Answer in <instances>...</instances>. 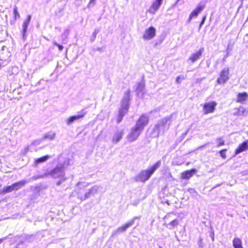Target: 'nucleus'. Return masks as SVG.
<instances>
[{
    "mask_svg": "<svg viewBox=\"0 0 248 248\" xmlns=\"http://www.w3.org/2000/svg\"><path fill=\"white\" fill-rule=\"evenodd\" d=\"M130 93V92L127 91L125 93V97L123 98L121 101V106L118 109V114L117 119V123H119L122 121L124 116L128 111L129 108Z\"/></svg>",
    "mask_w": 248,
    "mask_h": 248,
    "instance_id": "nucleus-1",
    "label": "nucleus"
},
{
    "mask_svg": "<svg viewBox=\"0 0 248 248\" xmlns=\"http://www.w3.org/2000/svg\"><path fill=\"white\" fill-rule=\"evenodd\" d=\"M62 170L61 168L56 167L54 169V171H59Z\"/></svg>",
    "mask_w": 248,
    "mask_h": 248,
    "instance_id": "nucleus-32",
    "label": "nucleus"
},
{
    "mask_svg": "<svg viewBox=\"0 0 248 248\" xmlns=\"http://www.w3.org/2000/svg\"><path fill=\"white\" fill-rule=\"evenodd\" d=\"M141 132V131L138 129L137 127H133L127 136L128 140L130 142L135 140L138 139Z\"/></svg>",
    "mask_w": 248,
    "mask_h": 248,
    "instance_id": "nucleus-8",
    "label": "nucleus"
},
{
    "mask_svg": "<svg viewBox=\"0 0 248 248\" xmlns=\"http://www.w3.org/2000/svg\"><path fill=\"white\" fill-rule=\"evenodd\" d=\"M50 156L48 155H46L43 156H41L39 158L36 159L34 161V164L35 165H37L39 163L44 162L46 161Z\"/></svg>",
    "mask_w": 248,
    "mask_h": 248,
    "instance_id": "nucleus-20",
    "label": "nucleus"
},
{
    "mask_svg": "<svg viewBox=\"0 0 248 248\" xmlns=\"http://www.w3.org/2000/svg\"><path fill=\"white\" fill-rule=\"evenodd\" d=\"M196 171L197 170L195 169L185 170L181 173V178L182 179H189L196 172Z\"/></svg>",
    "mask_w": 248,
    "mask_h": 248,
    "instance_id": "nucleus-10",
    "label": "nucleus"
},
{
    "mask_svg": "<svg viewBox=\"0 0 248 248\" xmlns=\"http://www.w3.org/2000/svg\"><path fill=\"white\" fill-rule=\"evenodd\" d=\"M144 83H140L137 88V90L138 91V92H140V91H141L143 90V89L144 88Z\"/></svg>",
    "mask_w": 248,
    "mask_h": 248,
    "instance_id": "nucleus-28",
    "label": "nucleus"
},
{
    "mask_svg": "<svg viewBox=\"0 0 248 248\" xmlns=\"http://www.w3.org/2000/svg\"><path fill=\"white\" fill-rule=\"evenodd\" d=\"M123 135V133L122 131L117 132L113 136L112 141L115 143L118 142L122 139Z\"/></svg>",
    "mask_w": 248,
    "mask_h": 248,
    "instance_id": "nucleus-21",
    "label": "nucleus"
},
{
    "mask_svg": "<svg viewBox=\"0 0 248 248\" xmlns=\"http://www.w3.org/2000/svg\"><path fill=\"white\" fill-rule=\"evenodd\" d=\"M226 151H227L226 149H222V150H220L219 152L220 156L223 159H225L227 157V156H226V155L225 153Z\"/></svg>",
    "mask_w": 248,
    "mask_h": 248,
    "instance_id": "nucleus-27",
    "label": "nucleus"
},
{
    "mask_svg": "<svg viewBox=\"0 0 248 248\" xmlns=\"http://www.w3.org/2000/svg\"><path fill=\"white\" fill-rule=\"evenodd\" d=\"M180 77H177L176 78V81L177 83H180Z\"/></svg>",
    "mask_w": 248,
    "mask_h": 248,
    "instance_id": "nucleus-33",
    "label": "nucleus"
},
{
    "mask_svg": "<svg viewBox=\"0 0 248 248\" xmlns=\"http://www.w3.org/2000/svg\"><path fill=\"white\" fill-rule=\"evenodd\" d=\"M229 68H224L219 73V77L217 78V82L218 84H223L229 79Z\"/></svg>",
    "mask_w": 248,
    "mask_h": 248,
    "instance_id": "nucleus-4",
    "label": "nucleus"
},
{
    "mask_svg": "<svg viewBox=\"0 0 248 248\" xmlns=\"http://www.w3.org/2000/svg\"><path fill=\"white\" fill-rule=\"evenodd\" d=\"M203 50L204 49L202 48L197 51L196 53L192 54L189 59L192 62H195L201 57Z\"/></svg>",
    "mask_w": 248,
    "mask_h": 248,
    "instance_id": "nucleus-15",
    "label": "nucleus"
},
{
    "mask_svg": "<svg viewBox=\"0 0 248 248\" xmlns=\"http://www.w3.org/2000/svg\"><path fill=\"white\" fill-rule=\"evenodd\" d=\"M14 16H18V13L17 11V8L16 6H15L14 9Z\"/></svg>",
    "mask_w": 248,
    "mask_h": 248,
    "instance_id": "nucleus-30",
    "label": "nucleus"
},
{
    "mask_svg": "<svg viewBox=\"0 0 248 248\" xmlns=\"http://www.w3.org/2000/svg\"><path fill=\"white\" fill-rule=\"evenodd\" d=\"M149 123V118L147 116L144 114L141 115L137 121L135 125V127H137L141 132L144 129V127L148 124Z\"/></svg>",
    "mask_w": 248,
    "mask_h": 248,
    "instance_id": "nucleus-6",
    "label": "nucleus"
},
{
    "mask_svg": "<svg viewBox=\"0 0 248 248\" xmlns=\"http://www.w3.org/2000/svg\"><path fill=\"white\" fill-rule=\"evenodd\" d=\"M179 224V220L177 219H174L169 224L170 229H173Z\"/></svg>",
    "mask_w": 248,
    "mask_h": 248,
    "instance_id": "nucleus-23",
    "label": "nucleus"
},
{
    "mask_svg": "<svg viewBox=\"0 0 248 248\" xmlns=\"http://www.w3.org/2000/svg\"><path fill=\"white\" fill-rule=\"evenodd\" d=\"M198 243L199 244V246L201 247H202L203 246V242H202V239H200L198 241Z\"/></svg>",
    "mask_w": 248,
    "mask_h": 248,
    "instance_id": "nucleus-31",
    "label": "nucleus"
},
{
    "mask_svg": "<svg viewBox=\"0 0 248 248\" xmlns=\"http://www.w3.org/2000/svg\"><path fill=\"white\" fill-rule=\"evenodd\" d=\"M1 66H2V65H1V64H0V67H1Z\"/></svg>",
    "mask_w": 248,
    "mask_h": 248,
    "instance_id": "nucleus-38",
    "label": "nucleus"
},
{
    "mask_svg": "<svg viewBox=\"0 0 248 248\" xmlns=\"http://www.w3.org/2000/svg\"><path fill=\"white\" fill-rule=\"evenodd\" d=\"M164 202L167 203L168 205H169L171 203L170 201H168V200L165 201Z\"/></svg>",
    "mask_w": 248,
    "mask_h": 248,
    "instance_id": "nucleus-34",
    "label": "nucleus"
},
{
    "mask_svg": "<svg viewBox=\"0 0 248 248\" xmlns=\"http://www.w3.org/2000/svg\"><path fill=\"white\" fill-rule=\"evenodd\" d=\"M78 119H79V118H78V117L77 115L72 116L68 119V120L67 121V123L68 124H70L71 123H72L73 122H74L75 121L78 120Z\"/></svg>",
    "mask_w": 248,
    "mask_h": 248,
    "instance_id": "nucleus-24",
    "label": "nucleus"
},
{
    "mask_svg": "<svg viewBox=\"0 0 248 248\" xmlns=\"http://www.w3.org/2000/svg\"><path fill=\"white\" fill-rule=\"evenodd\" d=\"M204 8V5L199 4L197 7L193 10L190 14V16H198L203 10Z\"/></svg>",
    "mask_w": 248,
    "mask_h": 248,
    "instance_id": "nucleus-18",
    "label": "nucleus"
},
{
    "mask_svg": "<svg viewBox=\"0 0 248 248\" xmlns=\"http://www.w3.org/2000/svg\"><path fill=\"white\" fill-rule=\"evenodd\" d=\"M161 161H158L147 170H143L138 175L140 181L145 182L148 180L155 171L159 167Z\"/></svg>",
    "mask_w": 248,
    "mask_h": 248,
    "instance_id": "nucleus-2",
    "label": "nucleus"
},
{
    "mask_svg": "<svg viewBox=\"0 0 248 248\" xmlns=\"http://www.w3.org/2000/svg\"><path fill=\"white\" fill-rule=\"evenodd\" d=\"M86 112L85 111V109H82L79 113V114L76 115L78 117V118H79V119H82L83 118L85 115H86Z\"/></svg>",
    "mask_w": 248,
    "mask_h": 248,
    "instance_id": "nucleus-26",
    "label": "nucleus"
},
{
    "mask_svg": "<svg viewBox=\"0 0 248 248\" xmlns=\"http://www.w3.org/2000/svg\"><path fill=\"white\" fill-rule=\"evenodd\" d=\"M245 111L246 110L244 108L240 107L237 108V111H236L234 114L236 116H239L241 115V114H244Z\"/></svg>",
    "mask_w": 248,
    "mask_h": 248,
    "instance_id": "nucleus-25",
    "label": "nucleus"
},
{
    "mask_svg": "<svg viewBox=\"0 0 248 248\" xmlns=\"http://www.w3.org/2000/svg\"><path fill=\"white\" fill-rule=\"evenodd\" d=\"M3 239L1 238L0 239V243L2 242Z\"/></svg>",
    "mask_w": 248,
    "mask_h": 248,
    "instance_id": "nucleus-37",
    "label": "nucleus"
},
{
    "mask_svg": "<svg viewBox=\"0 0 248 248\" xmlns=\"http://www.w3.org/2000/svg\"><path fill=\"white\" fill-rule=\"evenodd\" d=\"M53 44H54L55 46H58V48H59V50L60 51H62V50L63 49V46L62 45H60V44H58V43H56V42H54V43H53Z\"/></svg>",
    "mask_w": 248,
    "mask_h": 248,
    "instance_id": "nucleus-29",
    "label": "nucleus"
},
{
    "mask_svg": "<svg viewBox=\"0 0 248 248\" xmlns=\"http://www.w3.org/2000/svg\"><path fill=\"white\" fill-rule=\"evenodd\" d=\"M87 184L84 182H79L77 185V191L78 193H82L85 191H86L87 189Z\"/></svg>",
    "mask_w": 248,
    "mask_h": 248,
    "instance_id": "nucleus-14",
    "label": "nucleus"
},
{
    "mask_svg": "<svg viewBox=\"0 0 248 248\" xmlns=\"http://www.w3.org/2000/svg\"><path fill=\"white\" fill-rule=\"evenodd\" d=\"M163 0H154L147 10L149 14H155L159 9Z\"/></svg>",
    "mask_w": 248,
    "mask_h": 248,
    "instance_id": "nucleus-7",
    "label": "nucleus"
},
{
    "mask_svg": "<svg viewBox=\"0 0 248 248\" xmlns=\"http://www.w3.org/2000/svg\"><path fill=\"white\" fill-rule=\"evenodd\" d=\"M248 99V94L247 92L239 93L237 94L236 102L243 103Z\"/></svg>",
    "mask_w": 248,
    "mask_h": 248,
    "instance_id": "nucleus-12",
    "label": "nucleus"
},
{
    "mask_svg": "<svg viewBox=\"0 0 248 248\" xmlns=\"http://www.w3.org/2000/svg\"><path fill=\"white\" fill-rule=\"evenodd\" d=\"M97 189L94 187H92L89 190L85 193L84 197H81V199L82 200H85L87 198L90 197L91 195H93L94 193H96Z\"/></svg>",
    "mask_w": 248,
    "mask_h": 248,
    "instance_id": "nucleus-19",
    "label": "nucleus"
},
{
    "mask_svg": "<svg viewBox=\"0 0 248 248\" xmlns=\"http://www.w3.org/2000/svg\"><path fill=\"white\" fill-rule=\"evenodd\" d=\"M232 245L234 248H244L242 240L239 238L235 237L233 238Z\"/></svg>",
    "mask_w": 248,
    "mask_h": 248,
    "instance_id": "nucleus-17",
    "label": "nucleus"
},
{
    "mask_svg": "<svg viewBox=\"0 0 248 248\" xmlns=\"http://www.w3.org/2000/svg\"><path fill=\"white\" fill-rule=\"evenodd\" d=\"M31 21V16H28L27 18L25 20L23 25L22 35L23 37L25 38L26 36V32L27 28Z\"/></svg>",
    "mask_w": 248,
    "mask_h": 248,
    "instance_id": "nucleus-16",
    "label": "nucleus"
},
{
    "mask_svg": "<svg viewBox=\"0 0 248 248\" xmlns=\"http://www.w3.org/2000/svg\"><path fill=\"white\" fill-rule=\"evenodd\" d=\"M155 29L153 27H150L145 30L142 37L144 40H148L154 38L155 35Z\"/></svg>",
    "mask_w": 248,
    "mask_h": 248,
    "instance_id": "nucleus-9",
    "label": "nucleus"
},
{
    "mask_svg": "<svg viewBox=\"0 0 248 248\" xmlns=\"http://www.w3.org/2000/svg\"><path fill=\"white\" fill-rule=\"evenodd\" d=\"M134 219L128 221L127 222H126V223H125L123 226L118 227L116 231L118 232H124L127 230V229L128 228H129L130 226H131L132 225H133L134 224Z\"/></svg>",
    "mask_w": 248,
    "mask_h": 248,
    "instance_id": "nucleus-13",
    "label": "nucleus"
},
{
    "mask_svg": "<svg viewBox=\"0 0 248 248\" xmlns=\"http://www.w3.org/2000/svg\"><path fill=\"white\" fill-rule=\"evenodd\" d=\"M179 0H177V1H179Z\"/></svg>",
    "mask_w": 248,
    "mask_h": 248,
    "instance_id": "nucleus-39",
    "label": "nucleus"
},
{
    "mask_svg": "<svg viewBox=\"0 0 248 248\" xmlns=\"http://www.w3.org/2000/svg\"><path fill=\"white\" fill-rule=\"evenodd\" d=\"M217 105V102L214 101L205 102L202 105V108L204 113L207 114L213 113L216 109Z\"/></svg>",
    "mask_w": 248,
    "mask_h": 248,
    "instance_id": "nucleus-5",
    "label": "nucleus"
},
{
    "mask_svg": "<svg viewBox=\"0 0 248 248\" xmlns=\"http://www.w3.org/2000/svg\"><path fill=\"white\" fill-rule=\"evenodd\" d=\"M217 141V147H219L225 145V140L222 137H219L216 139Z\"/></svg>",
    "mask_w": 248,
    "mask_h": 248,
    "instance_id": "nucleus-22",
    "label": "nucleus"
},
{
    "mask_svg": "<svg viewBox=\"0 0 248 248\" xmlns=\"http://www.w3.org/2000/svg\"><path fill=\"white\" fill-rule=\"evenodd\" d=\"M95 0H90V3H93L94 2Z\"/></svg>",
    "mask_w": 248,
    "mask_h": 248,
    "instance_id": "nucleus-36",
    "label": "nucleus"
},
{
    "mask_svg": "<svg viewBox=\"0 0 248 248\" xmlns=\"http://www.w3.org/2000/svg\"><path fill=\"white\" fill-rule=\"evenodd\" d=\"M248 149V140L240 144L235 150L234 153L237 155Z\"/></svg>",
    "mask_w": 248,
    "mask_h": 248,
    "instance_id": "nucleus-11",
    "label": "nucleus"
},
{
    "mask_svg": "<svg viewBox=\"0 0 248 248\" xmlns=\"http://www.w3.org/2000/svg\"><path fill=\"white\" fill-rule=\"evenodd\" d=\"M26 184L25 181H20L16 182L12 185L4 186L0 190V194L3 195L14 190H17Z\"/></svg>",
    "mask_w": 248,
    "mask_h": 248,
    "instance_id": "nucleus-3",
    "label": "nucleus"
},
{
    "mask_svg": "<svg viewBox=\"0 0 248 248\" xmlns=\"http://www.w3.org/2000/svg\"><path fill=\"white\" fill-rule=\"evenodd\" d=\"M205 16H204L203 18V19L202 20V21L201 22V24H202L205 20Z\"/></svg>",
    "mask_w": 248,
    "mask_h": 248,
    "instance_id": "nucleus-35",
    "label": "nucleus"
}]
</instances>
